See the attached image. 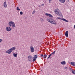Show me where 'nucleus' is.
I'll list each match as a JSON object with an SVG mask.
<instances>
[{
	"label": "nucleus",
	"mask_w": 75,
	"mask_h": 75,
	"mask_svg": "<svg viewBox=\"0 0 75 75\" xmlns=\"http://www.w3.org/2000/svg\"><path fill=\"white\" fill-rule=\"evenodd\" d=\"M54 12H55L59 16H62V13L60 11L57 10H54Z\"/></svg>",
	"instance_id": "1"
},
{
	"label": "nucleus",
	"mask_w": 75,
	"mask_h": 75,
	"mask_svg": "<svg viewBox=\"0 0 75 75\" xmlns=\"http://www.w3.org/2000/svg\"><path fill=\"white\" fill-rule=\"evenodd\" d=\"M50 23L51 24H55V25H56L57 24V23L55 21V20L54 19H53L52 18H50V21H49Z\"/></svg>",
	"instance_id": "2"
},
{
	"label": "nucleus",
	"mask_w": 75,
	"mask_h": 75,
	"mask_svg": "<svg viewBox=\"0 0 75 75\" xmlns=\"http://www.w3.org/2000/svg\"><path fill=\"white\" fill-rule=\"evenodd\" d=\"M28 59L29 61L31 62L33 61V57L32 56L29 55L28 56Z\"/></svg>",
	"instance_id": "3"
},
{
	"label": "nucleus",
	"mask_w": 75,
	"mask_h": 75,
	"mask_svg": "<svg viewBox=\"0 0 75 75\" xmlns=\"http://www.w3.org/2000/svg\"><path fill=\"white\" fill-rule=\"evenodd\" d=\"M57 20H63V21H65V22H68V21L66 20L64 18H57Z\"/></svg>",
	"instance_id": "4"
},
{
	"label": "nucleus",
	"mask_w": 75,
	"mask_h": 75,
	"mask_svg": "<svg viewBox=\"0 0 75 75\" xmlns=\"http://www.w3.org/2000/svg\"><path fill=\"white\" fill-rule=\"evenodd\" d=\"M6 29L7 31H10L11 30V28L8 26L6 28Z\"/></svg>",
	"instance_id": "5"
},
{
	"label": "nucleus",
	"mask_w": 75,
	"mask_h": 75,
	"mask_svg": "<svg viewBox=\"0 0 75 75\" xmlns=\"http://www.w3.org/2000/svg\"><path fill=\"white\" fill-rule=\"evenodd\" d=\"M14 22H13L12 21H10L8 23V24L9 25V27H11V26H12V25L13 24H14Z\"/></svg>",
	"instance_id": "6"
},
{
	"label": "nucleus",
	"mask_w": 75,
	"mask_h": 75,
	"mask_svg": "<svg viewBox=\"0 0 75 75\" xmlns=\"http://www.w3.org/2000/svg\"><path fill=\"white\" fill-rule=\"evenodd\" d=\"M6 53H8V54H11V52H12V51L11 49H9L6 52Z\"/></svg>",
	"instance_id": "7"
},
{
	"label": "nucleus",
	"mask_w": 75,
	"mask_h": 75,
	"mask_svg": "<svg viewBox=\"0 0 75 75\" xmlns=\"http://www.w3.org/2000/svg\"><path fill=\"white\" fill-rule=\"evenodd\" d=\"M30 48L31 52H33L34 51V47L32 46H31Z\"/></svg>",
	"instance_id": "8"
},
{
	"label": "nucleus",
	"mask_w": 75,
	"mask_h": 75,
	"mask_svg": "<svg viewBox=\"0 0 75 75\" xmlns=\"http://www.w3.org/2000/svg\"><path fill=\"white\" fill-rule=\"evenodd\" d=\"M16 47H13L12 48H11V49H10L11 51H12V52L14 50H15L16 49Z\"/></svg>",
	"instance_id": "9"
},
{
	"label": "nucleus",
	"mask_w": 75,
	"mask_h": 75,
	"mask_svg": "<svg viewBox=\"0 0 75 75\" xmlns=\"http://www.w3.org/2000/svg\"><path fill=\"white\" fill-rule=\"evenodd\" d=\"M65 36H66L67 37H68V31H66V32L65 33Z\"/></svg>",
	"instance_id": "10"
},
{
	"label": "nucleus",
	"mask_w": 75,
	"mask_h": 75,
	"mask_svg": "<svg viewBox=\"0 0 75 75\" xmlns=\"http://www.w3.org/2000/svg\"><path fill=\"white\" fill-rule=\"evenodd\" d=\"M4 6L5 8L7 7V4H6V2L5 1L4 4Z\"/></svg>",
	"instance_id": "11"
},
{
	"label": "nucleus",
	"mask_w": 75,
	"mask_h": 75,
	"mask_svg": "<svg viewBox=\"0 0 75 75\" xmlns=\"http://www.w3.org/2000/svg\"><path fill=\"white\" fill-rule=\"evenodd\" d=\"M59 1L62 3H65V0H59Z\"/></svg>",
	"instance_id": "12"
},
{
	"label": "nucleus",
	"mask_w": 75,
	"mask_h": 75,
	"mask_svg": "<svg viewBox=\"0 0 75 75\" xmlns=\"http://www.w3.org/2000/svg\"><path fill=\"white\" fill-rule=\"evenodd\" d=\"M71 65L75 67V63L74 62H71Z\"/></svg>",
	"instance_id": "13"
},
{
	"label": "nucleus",
	"mask_w": 75,
	"mask_h": 75,
	"mask_svg": "<svg viewBox=\"0 0 75 75\" xmlns=\"http://www.w3.org/2000/svg\"><path fill=\"white\" fill-rule=\"evenodd\" d=\"M66 64L65 61L62 62L61 63V64H62V65H64V64Z\"/></svg>",
	"instance_id": "14"
},
{
	"label": "nucleus",
	"mask_w": 75,
	"mask_h": 75,
	"mask_svg": "<svg viewBox=\"0 0 75 75\" xmlns=\"http://www.w3.org/2000/svg\"><path fill=\"white\" fill-rule=\"evenodd\" d=\"M13 55L14 57H17V53L16 54L15 53H13Z\"/></svg>",
	"instance_id": "15"
},
{
	"label": "nucleus",
	"mask_w": 75,
	"mask_h": 75,
	"mask_svg": "<svg viewBox=\"0 0 75 75\" xmlns=\"http://www.w3.org/2000/svg\"><path fill=\"white\" fill-rule=\"evenodd\" d=\"M12 27H13V28H14V27H15L16 25L14 22V23L12 25Z\"/></svg>",
	"instance_id": "16"
},
{
	"label": "nucleus",
	"mask_w": 75,
	"mask_h": 75,
	"mask_svg": "<svg viewBox=\"0 0 75 75\" xmlns=\"http://www.w3.org/2000/svg\"><path fill=\"white\" fill-rule=\"evenodd\" d=\"M40 20L42 22H44V19L43 18H40Z\"/></svg>",
	"instance_id": "17"
},
{
	"label": "nucleus",
	"mask_w": 75,
	"mask_h": 75,
	"mask_svg": "<svg viewBox=\"0 0 75 75\" xmlns=\"http://www.w3.org/2000/svg\"><path fill=\"white\" fill-rule=\"evenodd\" d=\"M37 55H35L33 57V58H35V59H37Z\"/></svg>",
	"instance_id": "18"
},
{
	"label": "nucleus",
	"mask_w": 75,
	"mask_h": 75,
	"mask_svg": "<svg viewBox=\"0 0 75 75\" xmlns=\"http://www.w3.org/2000/svg\"><path fill=\"white\" fill-rule=\"evenodd\" d=\"M47 54H45L44 56H43V57L44 58H45H45H47Z\"/></svg>",
	"instance_id": "19"
},
{
	"label": "nucleus",
	"mask_w": 75,
	"mask_h": 75,
	"mask_svg": "<svg viewBox=\"0 0 75 75\" xmlns=\"http://www.w3.org/2000/svg\"><path fill=\"white\" fill-rule=\"evenodd\" d=\"M16 10L18 11H20V8L18 7H17Z\"/></svg>",
	"instance_id": "20"
},
{
	"label": "nucleus",
	"mask_w": 75,
	"mask_h": 75,
	"mask_svg": "<svg viewBox=\"0 0 75 75\" xmlns=\"http://www.w3.org/2000/svg\"><path fill=\"white\" fill-rule=\"evenodd\" d=\"M50 18H47V21L48 22H50Z\"/></svg>",
	"instance_id": "21"
},
{
	"label": "nucleus",
	"mask_w": 75,
	"mask_h": 75,
	"mask_svg": "<svg viewBox=\"0 0 75 75\" xmlns=\"http://www.w3.org/2000/svg\"><path fill=\"white\" fill-rule=\"evenodd\" d=\"M49 16L50 17H53V16H52V15L50 14H49Z\"/></svg>",
	"instance_id": "22"
},
{
	"label": "nucleus",
	"mask_w": 75,
	"mask_h": 75,
	"mask_svg": "<svg viewBox=\"0 0 75 75\" xmlns=\"http://www.w3.org/2000/svg\"><path fill=\"white\" fill-rule=\"evenodd\" d=\"M45 15H46V16H49L50 15V14L48 13H46L45 14Z\"/></svg>",
	"instance_id": "23"
},
{
	"label": "nucleus",
	"mask_w": 75,
	"mask_h": 75,
	"mask_svg": "<svg viewBox=\"0 0 75 75\" xmlns=\"http://www.w3.org/2000/svg\"><path fill=\"white\" fill-rule=\"evenodd\" d=\"M52 54H50L49 55V57H48V58H47V59H48L49 58H50V57H51V56Z\"/></svg>",
	"instance_id": "24"
},
{
	"label": "nucleus",
	"mask_w": 75,
	"mask_h": 75,
	"mask_svg": "<svg viewBox=\"0 0 75 75\" xmlns=\"http://www.w3.org/2000/svg\"><path fill=\"white\" fill-rule=\"evenodd\" d=\"M72 73L74 74H75V70L72 71Z\"/></svg>",
	"instance_id": "25"
},
{
	"label": "nucleus",
	"mask_w": 75,
	"mask_h": 75,
	"mask_svg": "<svg viewBox=\"0 0 75 75\" xmlns=\"http://www.w3.org/2000/svg\"><path fill=\"white\" fill-rule=\"evenodd\" d=\"M55 51H54V52H53L52 53H51V54H52H52H53V55H54V54H55Z\"/></svg>",
	"instance_id": "26"
},
{
	"label": "nucleus",
	"mask_w": 75,
	"mask_h": 75,
	"mask_svg": "<svg viewBox=\"0 0 75 75\" xmlns=\"http://www.w3.org/2000/svg\"><path fill=\"white\" fill-rule=\"evenodd\" d=\"M36 60V59H35V58H33V62H34V61H35Z\"/></svg>",
	"instance_id": "27"
},
{
	"label": "nucleus",
	"mask_w": 75,
	"mask_h": 75,
	"mask_svg": "<svg viewBox=\"0 0 75 75\" xmlns=\"http://www.w3.org/2000/svg\"><path fill=\"white\" fill-rule=\"evenodd\" d=\"M35 13V11L34 10L33 11L32 14H34Z\"/></svg>",
	"instance_id": "28"
},
{
	"label": "nucleus",
	"mask_w": 75,
	"mask_h": 75,
	"mask_svg": "<svg viewBox=\"0 0 75 75\" xmlns=\"http://www.w3.org/2000/svg\"><path fill=\"white\" fill-rule=\"evenodd\" d=\"M23 12L21 11L20 12V14L21 15H23Z\"/></svg>",
	"instance_id": "29"
},
{
	"label": "nucleus",
	"mask_w": 75,
	"mask_h": 75,
	"mask_svg": "<svg viewBox=\"0 0 75 75\" xmlns=\"http://www.w3.org/2000/svg\"><path fill=\"white\" fill-rule=\"evenodd\" d=\"M69 70H70V71H72V69L71 68H69Z\"/></svg>",
	"instance_id": "30"
},
{
	"label": "nucleus",
	"mask_w": 75,
	"mask_h": 75,
	"mask_svg": "<svg viewBox=\"0 0 75 75\" xmlns=\"http://www.w3.org/2000/svg\"><path fill=\"white\" fill-rule=\"evenodd\" d=\"M64 69H68V68L67 67H64Z\"/></svg>",
	"instance_id": "31"
},
{
	"label": "nucleus",
	"mask_w": 75,
	"mask_h": 75,
	"mask_svg": "<svg viewBox=\"0 0 75 75\" xmlns=\"http://www.w3.org/2000/svg\"><path fill=\"white\" fill-rule=\"evenodd\" d=\"M51 0H49V2L50 3H51Z\"/></svg>",
	"instance_id": "32"
},
{
	"label": "nucleus",
	"mask_w": 75,
	"mask_h": 75,
	"mask_svg": "<svg viewBox=\"0 0 75 75\" xmlns=\"http://www.w3.org/2000/svg\"><path fill=\"white\" fill-rule=\"evenodd\" d=\"M2 41H3V40L0 39V42H1Z\"/></svg>",
	"instance_id": "33"
},
{
	"label": "nucleus",
	"mask_w": 75,
	"mask_h": 75,
	"mask_svg": "<svg viewBox=\"0 0 75 75\" xmlns=\"http://www.w3.org/2000/svg\"><path fill=\"white\" fill-rule=\"evenodd\" d=\"M41 57H43V54H42L41 55Z\"/></svg>",
	"instance_id": "34"
},
{
	"label": "nucleus",
	"mask_w": 75,
	"mask_h": 75,
	"mask_svg": "<svg viewBox=\"0 0 75 75\" xmlns=\"http://www.w3.org/2000/svg\"><path fill=\"white\" fill-rule=\"evenodd\" d=\"M44 4H42V6H44Z\"/></svg>",
	"instance_id": "35"
},
{
	"label": "nucleus",
	"mask_w": 75,
	"mask_h": 75,
	"mask_svg": "<svg viewBox=\"0 0 75 75\" xmlns=\"http://www.w3.org/2000/svg\"><path fill=\"white\" fill-rule=\"evenodd\" d=\"M38 7H40V6H38Z\"/></svg>",
	"instance_id": "36"
}]
</instances>
